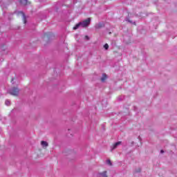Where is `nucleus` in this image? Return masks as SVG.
<instances>
[{
    "mask_svg": "<svg viewBox=\"0 0 177 177\" xmlns=\"http://www.w3.org/2000/svg\"><path fill=\"white\" fill-rule=\"evenodd\" d=\"M91 24V18H88L87 19L83 21L82 22H80L77 24L75 27H73V30H78L80 27H88Z\"/></svg>",
    "mask_w": 177,
    "mask_h": 177,
    "instance_id": "obj_1",
    "label": "nucleus"
},
{
    "mask_svg": "<svg viewBox=\"0 0 177 177\" xmlns=\"http://www.w3.org/2000/svg\"><path fill=\"white\" fill-rule=\"evenodd\" d=\"M19 90L17 88H12L9 91V93L12 96H17L19 95Z\"/></svg>",
    "mask_w": 177,
    "mask_h": 177,
    "instance_id": "obj_2",
    "label": "nucleus"
},
{
    "mask_svg": "<svg viewBox=\"0 0 177 177\" xmlns=\"http://www.w3.org/2000/svg\"><path fill=\"white\" fill-rule=\"evenodd\" d=\"M121 145V141H119L115 144L113 145V146L111 147V150H114L115 149H117V147H118V146Z\"/></svg>",
    "mask_w": 177,
    "mask_h": 177,
    "instance_id": "obj_3",
    "label": "nucleus"
},
{
    "mask_svg": "<svg viewBox=\"0 0 177 177\" xmlns=\"http://www.w3.org/2000/svg\"><path fill=\"white\" fill-rule=\"evenodd\" d=\"M41 145L43 147V149H46L48 146V142H46V141H41Z\"/></svg>",
    "mask_w": 177,
    "mask_h": 177,
    "instance_id": "obj_4",
    "label": "nucleus"
},
{
    "mask_svg": "<svg viewBox=\"0 0 177 177\" xmlns=\"http://www.w3.org/2000/svg\"><path fill=\"white\" fill-rule=\"evenodd\" d=\"M19 15H21L24 21V24H26V15H24V12H19Z\"/></svg>",
    "mask_w": 177,
    "mask_h": 177,
    "instance_id": "obj_5",
    "label": "nucleus"
},
{
    "mask_svg": "<svg viewBox=\"0 0 177 177\" xmlns=\"http://www.w3.org/2000/svg\"><path fill=\"white\" fill-rule=\"evenodd\" d=\"M98 177H107L106 171H104L102 173H100L98 174Z\"/></svg>",
    "mask_w": 177,
    "mask_h": 177,
    "instance_id": "obj_6",
    "label": "nucleus"
},
{
    "mask_svg": "<svg viewBox=\"0 0 177 177\" xmlns=\"http://www.w3.org/2000/svg\"><path fill=\"white\" fill-rule=\"evenodd\" d=\"M106 80H107V75L106 74H103L102 77L101 78V81H102V82H104Z\"/></svg>",
    "mask_w": 177,
    "mask_h": 177,
    "instance_id": "obj_7",
    "label": "nucleus"
},
{
    "mask_svg": "<svg viewBox=\"0 0 177 177\" xmlns=\"http://www.w3.org/2000/svg\"><path fill=\"white\" fill-rule=\"evenodd\" d=\"M19 2L21 5H27L28 0H19Z\"/></svg>",
    "mask_w": 177,
    "mask_h": 177,
    "instance_id": "obj_8",
    "label": "nucleus"
},
{
    "mask_svg": "<svg viewBox=\"0 0 177 177\" xmlns=\"http://www.w3.org/2000/svg\"><path fill=\"white\" fill-rule=\"evenodd\" d=\"M6 106H10V101L9 100H6L5 102Z\"/></svg>",
    "mask_w": 177,
    "mask_h": 177,
    "instance_id": "obj_9",
    "label": "nucleus"
},
{
    "mask_svg": "<svg viewBox=\"0 0 177 177\" xmlns=\"http://www.w3.org/2000/svg\"><path fill=\"white\" fill-rule=\"evenodd\" d=\"M104 49H105L106 50H107V49H109V44H105L104 45Z\"/></svg>",
    "mask_w": 177,
    "mask_h": 177,
    "instance_id": "obj_10",
    "label": "nucleus"
},
{
    "mask_svg": "<svg viewBox=\"0 0 177 177\" xmlns=\"http://www.w3.org/2000/svg\"><path fill=\"white\" fill-rule=\"evenodd\" d=\"M100 27H103V24H99L96 25V28H100Z\"/></svg>",
    "mask_w": 177,
    "mask_h": 177,
    "instance_id": "obj_11",
    "label": "nucleus"
},
{
    "mask_svg": "<svg viewBox=\"0 0 177 177\" xmlns=\"http://www.w3.org/2000/svg\"><path fill=\"white\" fill-rule=\"evenodd\" d=\"M106 163L108 164V165H111V161L110 160H107Z\"/></svg>",
    "mask_w": 177,
    "mask_h": 177,
    "instance_id": "obj_12",
    "label": "nucleus"
},
{
    "mask_svg": "<svg viewBox=\"0 0 177 177\" xmlns=\"http://www.w3.org/2000/svg\"><path fill=\"white\" fill-rule=\"evenodd\" d=\"M85 39H89V37H88V36H85Z\"/></svg>",
    "mask_w": 177,
    "mask_h": 177,
    "instance_id": "obj_13",
    "label": "nucleus"
},
{
    "mask_svg": "<svg viewBox=\"0 0 177 177\" xmlns=\"http://www.w3.org/2000/svg\"><path fill=\"white\" fill-rule=\"evenodd\" d=\"M160 153H164V150H161Z\"/></svg>",
    "mask_w": 177,
    "mask_h": 177,
    "instance_id": "obj_14",
    "label": "nucleus"
}]
</instances>
